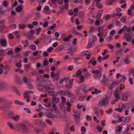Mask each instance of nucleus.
Returning a JSON list of instances; mask_svg holds the SVG:
<instances>
[{
    "instance_id": "1",
    "label": "nucleus",
    "mask_w": 134,
    "mask_h": 134,
    "mask_svg": "<svg viewBox=\"0 0 134 134\" xmlns=\"http://www.w3.org/2000/svg\"><path fill=\"white\" fill-rule=\"evenodd\" d=\"M112 92L110 91L109 94V96H107L105 98H103L100 100L99 102L98 105L99 106H104L107 107L109 104L108 102V100L110 99L111 95Z\"/></svg>"
},
{
    "instance_id": "2",
    "label": "nucleus",
    "mask_w": 134,
    "mask_h": 134,
    "mask_svg": "<svg viewBox=\"0 0 134 134\" xmlns=\"http://www.w3.org/2000/svg\"><path fill=\"white\" fill-rule=\"evenodd\" d=\"M24 82L26 83L28 88L29 89H32L34 88L33 86L31 83V80L30 79H27L24 77L23 79Z\"/></svg>"
},
{
    "instance_id": "3",
    "label": "nucleus",
    "mask_w": 134,
    "mask_h": 134,
    "mask_svg": "<svg viewBox=\"0 0 134 134\" xmlns=\"http://www.w3.org/2000/svg\"><path fill=\"white\" fill-rule=\"evenodd\" d=\"M51 76L52 78L54 81H56L58 80L59 75L58 73H55L54 72L52 71L51 73Z\"/></svg>"
},
{
    "instance_id": "4",
    "label": "nucleus",
    "mask_w": 134,
    "mask_h": 134,
    "mask_svg": "<svg viewBox=\"0 0 134 134\" xmlns=\"http://www.w3.org/2000/svg\"><path fill=\"white\" fill-rule=\"evenodd\" d=\"M43 12L47 14H50L52 13V10L50 9L48 5L45 6L43 8Z\"/></svg>"
},
{
    "instance_id": "5",
    "label": "nucleus",
    "mask_w": 134,
    "mask_h": 134,
    "mask_svg": "<svg viewBox=\"0 0 134 134\" xmlns=\"http://www.w3.org/2000/svg\"><path fill=\"white\" fill-rule=\"evenodd\" d=\"M121 82V81L116 80L113 82L109 86V88H112L115 87L116 85L119 84Z\"/></svg>"
},
{
    "instance_id": "6",
    "label": "nucleus",
    "mask_w": 134,
    "mask_h": 134,
    "mask_svg": "<svg viewBox=\"0 0 134 134\" xmlns=\"http://www.w3.org/2000/svg\"><path fill=\"white\" fill-rule=\"evenodd\" d=\"M130 33H128L127 34H125L124 36V38H126V41L128 42H130L132 40V36H130Z\"/></svg>"
},
{
    "instance_id": "7",
    "label": "nucleus",
    "mask_w": 134,
    "mask_h": 134,
    "mask_svg": "<svg viewBox=\"0 0 134 134\" xmlns=\"http://www.w3.org/2000/svg\"><path fill=\"white\" fill-rule=\"evenodd\" d=\"M46 90H51L54 89L55 87L53 85L52 83H50L47 84L46 86Z\"/></svg>"
},
{
    "instance_id": "8",
    "label": "nucleus",
    "mask_w": 134,
    "mask_h": 134,
    "mask_svg": "<svg viewBox=\"0 0 134 134\" xmlns=\"http://www.w3.org/2000/svg\"><path fill=\"white\" fill-rule=\"evenodd\" d=\"M120 92L118 89H116L115 91V100L117 102L120 98L119 94Z\"/></svg>"
},
{
    "instance_id": "9",
    "label": "nucleus",
    "mask_w": 134,
    "mask_h": 134,
    "mask_svg": "<svg viewBox=\"0 0 134 134\" xmlns=\"http://www.w3.org/2000/svg\"><path fill=\"white\" fill-rule=\"evenodd\" d=\"M37 89L41 91H46V86L38 85L37 87Z\"/></svg>"
},
{
    "instance_id": "10",
    "label": "nucleus",
    "mask_w": 134,
    "mask_h": 134,
    "mask_svg": "<svg viewBox=\"0 0 134 134\" xmlns=\"http://www.w3.org/2000/svg\"><path fill=\"white\" fill-rule=\"evenodd\" d=\"M64 46L62 45H61L59 46L55 50V52H61L64 50Z\"/></svg>"
},
{
    "instance_id": "11",
    "label": "nucleus",
    "mask_w": 134,
    "mask_h": 134,
    "mask_svg": "<svg viewBox=\"0 0 134 134\" xmlns=\"http://www.w3.org/2000/svg\"><path fill=\"white\" fill-rule=\"evenodd\" d=\"M13 120L15 121H19L20 118V116L19 115H16L13 116L12 117Z\"/></svg>"
},
{
    "instance_id": "12",
    "label": "nucleus",
    "mask_w": 134,
    "mask_h": 134,
    "mask_svg": "<svg viewBox=\"0 0 134 134\" xmlns=\"http://www.w3.org/2000/svg\"><path fill=\"white\" fill-rule=\"evenodd\" d=\"M7 125L11 129L14 130L15 128L12 122H8L7 123Z\"/></svg>"
},
{
    "instance_id": "13",
    "label": "nucleus",
    "mask_w": 134,
    "mask_h": 134,
    "mask_svg": "<svg viewBox=\"0 0 134 134\" xmlns=\"http://www.w3.org/2000/svg\"><path fill=\"white\" fill-rule=\"evenodd\" d=\"M0 43L2 46H5L7 45V42L4 39H1L0 40Z\"/></svg>"
},
{
    "instance_id": "14",
    "label": "nucleus",
    "mask_w": 134,
    "mask_h": 134,
    "mask_svg": "<svg viewBox=\"0 0 134 134\" xmlns=\"http://www.w3.org/2000/svg\"><path fill=\"white\" fill-rule=\"evenodd\" d=\"M52 108H53L55 112L58 114L59 113L60 111L59 110L57 109V107L55 104H54L53 105Z\"/></svg>"
},
{
    "instance_id": "15",
    "label": "nucleus",
    "mask_w": 134,
    "mask_h": 134,
    "mask_svg": "<svg viewBox=\"0 0 134 134\" xmlns=\"http://www.w3.org/2000/svg\"><path fill=\"white\" fill-rule=\"evenodd\" d=\"M102 76V74L101 72H100L99 73H98V74L95 75L94 76V78L98 80Z\"/></svg>"
},
{
    "instance_id": "16",
    "label": "nucleus",
    "mask_w": 134,
    "mask_h": 134,
    "mask_svg": "<svg viewBox=\"0 0 134 134\" xmlns=\"http://www.w3.org/2000/svg\"><path fill=\"white\" fill-rule=\"evenodd\" d=\"M80 79V80L79 82V83H81L83 82L85 80V78L82 75H80V76H79Z\"/></svg>"
},
{
    "instance_id": "17",
    "label": "nucleus",
    "mask_w": 134,
    "mask_h": 134,
    "mask_svg": "<svg viewBox=\"0 0 134 134\" xmlns=\"http://www.w3.org/2000/svg\"><path fill=\"white\" fill-rule=\"evenodd\" d=\"M103 127L100 125H98L96 128L97 131L99 132L102 131L103 129Z\"/></svg>"
},
{
    "instance_id": "18",
    "label": "nucleus",
    "mask_w": 134,
    "mask_h": 134,
    "mask_svg": "<svg viewBox=\"0 0 134 134\" xmlns=\"http://www.w3.org/2000/svg\"><path fill=\"white\" fill-rule=\"evenodd\" d=\"M20 128L24 131H25L27 129V127L23 123L20 124Z\"/></svg>"
},
{
    "instance_id": "19",
    "label": "nucleus",
    "mask_w": 134,
    "mask_h": 134,
    "mask_svg": "<svg viewBox=\"0 0 134 134\" xmlns=\"http://www.w3.org/2000/svg\"><path fill=\"white\" fill-rule=\"evenodd\" d=\"M59 100V98H58L56 97H53L52 98V100L53 102L55 103H57Z\"/></svg>"
},
{
    "instance_id": "20",
    "label": "nucleus",
    "mask_w": 134,
    "mask_h": 134,
    "mask_svg": "<svg viewBox=\"0 0 134 134\" xmlns=\"http://www.w3.org/2000/svg\"><path fill=\"white\" fill-rule=\"evenodd\" d=\"M37 123L39 125H42V126H45L46 125V124L44 122L40 120L37 121Z\"/></svg>"
},
{
    "instance_id": "21",
    "label": "nucleus",
    "mask_w": 134,
    "mask_h": 134,
    "mask_svg": "<svg viewBox=\"0 0 134 134\" xmlns=\"http://www.w3.org/2000/svg\"><path fill=\"white\" fill-rule=\"evenodd\" d=\"M49 94L53 97H56L57 96V94L53 91H50L49 92Z\"/></svg>"
},
{
    "instance_id": "22",
    "label": "nucleus",
    "mask_w": 134,
    "mask_h": 134,
    "mask_svg": "<svg viewBox=\"0 0 134 134\" xmlns=\"http://www.w3.org/2000/svg\"><path fill=\"white\" fill-rule=\"evenodd\" d=\"M103 12V11L102 10H100L99 11V13H98L97 16V19H100V18Z\"/></svg>"
},
{
    "instance_id": "23",
    "label": "nucleus",
    "mask_w": 134,
    "mask_h": 134,
    "mask_svg": "<svg viewBox=\"0 0 134 134\" xmlns=\"http://www.w3.org/2000/svg\"><path fill=\"white\" fill-rule=\"evenodd\" d=\"M29 48L33 51L35 50L36 49V46L33 44L30 45L29 46Z\"/></svg>"
},
{
    "instance_id": "24",
    "label": "nucleus",
    "mask_w": 134,
    "mask_h": 134,
    "mask_svg": "<svg viewBox=\"0 0 134 134\" xmlns=\"http://www.w3.org/2000/svg\"><path fill=\"white\" fill-rule=\"evenodd\" d=\"M102 82L105 86H107L109 83V80L107 79H105L103 80Z\"/></svg>"
},
{
    "instance_id": "25",
    "label": "nucleus",
    "mask_w": 134,
    "mask_h": 134,
    "mask_svg": "<svg viewBox=\"0 0 134 134\" xmlns=\"http://www.w3.org/2000/svg\"><path fill=\"white\" fill-rule=\"evenodd\" d=\"M127 105L126 104H122L121 106V108H120L121 110V112L125 110L126 108H127V109H129V108H127L126 107Z\"/></svg>"
},
{
    "instance_id": "26",
    "label": "nucleus",
    "mask_w": 134,
    "mask_h": 134,
    "mask_svg": "<svg viewBox=\"0 0 134 134\" xmlns=\"http://www.w3.org/2000/svg\"><path fill=\"white\" fill-rule=\"evenodd\" d=\"M122 129V127L121 126H118L115 128V130L116 131L118 132H121Z\"/></svg>"
},
{
    "instance_id": "27",
    "label": "nucleus",
    "mask_w": 134,
    "mask_h": 134,
    "mask_svg": "<svg viewBox=\"0 0 134 134\" xmlns=\"http://www.w3.org/2000/svg\"><path fill=\"white\" fill-rule=\"evenodd\" d=\"M64 104H61L59 105L60 109L64 111H65V109L64 108Z\"/></svg>"
},
{
    "instance_id": "28",
    "label": "nucleus",
    "mask_w": 134,
    "mask_h": 134,
    "mask_svg": "<svg viewBox=\"0 0 134 134\" xmlns=\"http://www.w3.org/2000/svg\"><path fill=\"white\" fill-rule=\"evenodd\" d=\"M72 83L70 81H69V82H68V83H66L65 86L67 88H72Z\"/></svg>"
},
{
    "instance_id": "29",
    "label": "nucleus",
    "mask_w": 134,
    "mask_h": 134,
    "mask_svg": "<svg viewBox=\"0 0 134 134\" xmlns=\"http://www.w3.org/2000/svg\"><path fill=\"white\" fill-rule=\"evenodd\" d=\"M74 116L75 119H79L80 114L79 112H76L74 114Z\"/></svg>"
},
{
    "instance_id": "30",
    "label": "nucleus",
    "mask_w": 134,
    "mask_h": 134,
    "mask_svg": "<svg viewBox=\"0 0 134 134\" xmlns=\"http://www.w3.org/2000/svg\"><path fill=\"white\" fill-rule=\"evenodd\" d=\"M23 9L22 6H19L17 7L16 9V10L17 12H19L21 11Z\"/></svg>"
},
{
    "instance_id": "31",
    "label": "nucleus",
    "mask_w": 134,
    "mask_h": 134,
    "mask_svg": "<svg viewBox=\"0 0 134 134\" xmlns=\"http://www.w3.org/2000/svg\"><path fill=\"white\" fill-rule=\"evenodd\" d=\"M90 53V52L88 51H86L83 52L81 53V54L82 55H87Z\"/></svg>"
},
{
    "instance_id": "32",
    "label": "nucleus",
    "mask_w": 134,
    "mask_h": 134,
    "mask_svg": "<svg viewBox=\"0 0 134 134\" xmlns=\"http://www.w3.org/2000/svg\"><path fill=\"white\" fill-rule=\"evenodd\" d=\"M73 2L75 3H82L83 2V0H75L72 1Z\"/></svg>"
},
{
    "instance_id": "33",
    "label": "nucleus",
    "mask_w": 134,
    "mask_h": 134,
    "mask_svg": "<svg viewBox=\"0 0 134 134\" xmlns=\"http://www.w3.org/2000/svg\"><path fill=\"white\" fill-rule=\"evenodd\" d=\"M9 27L11 29H15L16 28V25L15 24H10L9 25Z\"/></svg>"
},
{
    "instance_id": "34",
    "label": "nucleus",
    "mask_w": 134,
    "mask_h": 134,
    "mask_svg": "<svg viewBox=\"0 0 134 134\" xmlns=\"http://www.w3.org/2000/svg\"><path fill=\"white\" fill-rule=\"evenodd\" d=\"M15 104H17L23 105L24 104V103L23 102H21L19 100H16L15 101Z\"/></svg>"
},
{
    "instance_id": "35",
    "label": "nucleus",
    "mask_w": 134,
    "mask_h": 134,
    "mask_svg": "<svg viewBox=\"0 0 134 134\" xmlns=\"http://www.w3.org/2000/svg\"><path fill=\"white\" fill-rule=\"evenodd\" d=\"M69 78L68 77H65L64 78V79H61L60 81V83H62L64 81H65V82H67V81L68 80Z\"/></svg>"
},
{
    "instance_id": "36",
    "label": "nucleus",
    "mask_w": 134,
    "mask_h": 134,
    "mask_svg": "<svg viewBox=\"0 0 134 134\" xmlns=\"http://www.w3.org/2000/svg\"><path fill=\"white\" fill-rule=\"evenodd\" d=\"M70 47V46L69 44H67L64 46V50L65 51L68 50Z\"/></svg>"
},
{
    "instance_id": "37",
    "label": "nucleus",
    "mask_w": 134,
    "mask_h": 134,
    "mask_svg": "<svg viewBox=\"0 0 134 134\" xmlns=\"http://www.w3.org/2000/svg\"><path fill=\"white\" fill-rule=\"evenodd\" d=\"M126 16H123L120 19L122 23H124L126 21Z\"/></svg>"
},
{
    "instance_id": "38",
    "label": "nucleus",
    "mask_w": 134,
    "mask_h": 134,
    "mask_svg": "<svg viewBox=\"0 0 134 134\" xmlns=\"http://www.w3.org/2000/svg\"><path fill=\"white\" fill-rule=\"evenodd\" d=\"M58 94L60 95H66V93L65 91H60L58 92Z\"/></svg>"
},
{
    "instance_id": "39",
    "label": "nucleus",
    "mask_w": 134,
    "mask_h": 134,
    "mask_svg": "<svg viewBox=\"0 0 134 134\" xmlns=\"http://www.w3.org/2000/svg\"><path fill=\"white\" fill-rule=\"evenodd\" d=\"M96 6L98 8L101 9L103 7V6L100 3H97L96 4Z\"/></svg>"
},
{
    "instance_id": "40",
    "label": "nucleus",
    "mask_w": 134,
    "mask_h": 134,
    "mask_svg": "<svg viewBox=\"0 0 134 134\" xmlns=\"http://www.w3.org/2000/svg\"><path fill=\"white\" fill-rule=\"evenodd\" d=\"M13 90L18 95H20V93L18 90L16 88L14 87L13 88Z\"/></svg>"
},
{
    "instance_id": "41",
    "label": "nucleus",
    "mask_w": 134,
    "mask_h": 134,
    "mask_svg": "<svg viewBox=\"0 0 134 134\" xmlns=\"http://www.w3.org/2000/svg\"><path fill=\"white\" fill-rule=\"evenodd\" d=\"M30 53L29 51H24L23 52V53L25 55H27Z\"/></svg>"
},
{
    "instance_id": "42",
    "label": "nucleus",
    "mask_w": 134,
    "mask_h": 134,
    "mask_svg": "<svg viewBox=\"0 0 134 134\" xmlns=\"http://www.w3.org/2000/svg\"><path fill=\"white\" fill-rule=\"evenodd\" d=\"M95 45V43L93 42H92L88 44L89 48H92L94 47Z\"/></svg>"
},
{
    "instance_id": "43",
    "label": "nucleus",
    "mask_w": 134,
    "mask_h": 134,
    "mask_svg": "<svg viewBox=\"0 0 134 134\" xmlns=\"http://www.w3.org/2000/svg\"><path fill=\"white\" fill-rule=\"evenodd\" d=\"M112 35H110V36L107 37L106 39V41L108 42L111 41L112 40Z\"/></svg>"
},
{
    "instance_id": "44",
    "label": "nucleus",
    "mask_w": 134,
    "mask_h": 134,
    "mask_svg": "<svg viewBox=\"0 0 134 134\" xmlns=\"http://www.w3.org/2000/svg\"><path fill=\"white\" fill-rule=\"evenodd\" d=\"M92 42H94L96 41L97 40V37L95 36H93L91 38Z\"/></svg>"
},
{
    "instance_id": "45",
    "label": "nucleus",
    "mask_w": 134,
    "mask_h": 134,
    "mask_svg": "<svg viewBox=\"0 0 134 134\" xmlns=\"http://www.w3.org/2000/svg\"><path fill=\"white\" fill-rule=\"evenodd\" d=\"M129 127H127L125 131L123 133V134H130L129 132Z\"/></svg>"
},
{
    "instance_id": "46",
    "label": "nucleus",
    "mask_w": 134,
    "mask_h": 134,
    "mask_svg": "<svg viewBox=\"0 0 134 134\" xmlns=\"http://www.w3.org/2000/svg\"><path fill=\"white\" fill-rule=\"evenodd\" d=\"M90 89H88L86 87L83 88L82 89V91L85 93H87L90 90Z\"/></svg>"
},
{
    "instance_id": "47",
    "label": "nucleus",
    "mask_w": 134,
    "mask_h": 134,
    "mask_svg": "<svg viewBox=\"0 0 134 134\" xmlns=\"http://www.w3.org/2000/svg\"><path fill=\"white\" fill-rule=\"evenodd\" d=\"M129 81L130 85H132L133 84V79L131 77H130L129 79Z\"/></svg>"
},
{
    "instance_id": "48",
    "label": "nucleus",
    "mask_w": 134,
    "mask_h": 134,
    "mask_svg": "<svg viewBox=\"0 0 134 134\" xmlns=\"http://www.w3.org/2000/svg\"><path fill=\"white\" fill-rule=\"evenodd\" d=\"M94 111L95 113L97 114L99 116V111L97 108H95L94 109Z\"/></svg>"
},
{
    "instance_id": "49",
    "label": "nucleus",
    "mask_w": 134,
    "mask_h": 134,
    "mask_svg": "<svg viewBox=\"0 0 134 134\" xmlns=\"http://www.w3.org/2000/svg\"><path fill=\"white\" fill-rule=\"evenodd\" d=\"M132 10L131 9H129L127 11L128 14L130 15H132L134 14L132 12Z\"/></svg>"
},
{
    "instance_id": "50",
    "label": "nucleus",
    "mask_w": 134,
    "mask_h": 134,
    "mask_svg": "<svg viewBox=\"0 0 134 134\" xmlns=\"http://www.w3.org/2000/svg\"><path fill=\"white\" fill-rule=\"evenodd\" d=\"M48 117L50 118H53L55 117V116L53 115V114L52 113H49V114L48 115Z\"/></svg>"
},
{
    "instance_id": "51",
    "label": "nucleus",
    "mask_w": 134,
    "mask_h": 134,
    "mask_svg": "<svg viewBox=\"0 0 134 134\" xmlns=\"http://www.w3.org/2000/svg\"><path fill=\"white\" fill-rule=\"evenodd\" d=\"M74 12L76 13L74 14V15L75 16H76L77 14V13L78 11V8H74Z\"/></svg>"
},
{
    "instance_id": "52",
    "label": "nucleus",
    "mask_w": 134,
    "mask_h": 134,
    "mask_svg": "<svg viewBox=\"0 0 134 134\" xmlns=\"http://www.w3.org/2000/svg\"><path fill=\"white\" fill-rule=\"evenodd\" d=\"M77 41V38H74L72 42V44L73 46H75L76 44Z\"/></svg>"
},
{
    "instance_id": "53",
    "label": "nucleus",
    "mask_w": 134,
    "mask_h": 134,
    "mask_svg": "<svg viewBox=\"0 0 134 134\" xmlns=\"http://www.w3.org/2000/svg\"><path fill=\"white\" fill-rule=\"evenodd\" d=\"M124 62L126 64H129L130 63V61L127 59H125L124 60Z\"/></svg>"
},
{
    "instance_id": "54",
    "label": "nucleus",
    "mask_w": 134,
    "mask_h": 134,
    "mask_svg": "<svg viewBox=\"0 0 134 134\" xmlns=\"http://www.w3.org/2000/svg\"><path fill=\"white\" fill-rule=\"evenodd\" d=\"M25 25H19L20 28L21 29H23L26 26Z\"/></svg>"
},
{
    "instance_id": "55",
    "label": "nucleus",
    "mask_w": 134,
    "mask_h": 134,
    "mask_svg": "<svg viewBox=\"0 0 134 134\" xmlns=\"http://www.w3.org/2000/svg\"><path fill=\"white\" fill-rule=\"evenodd\" d=\"M48 63L49 62L47 60H45L43 62V65L44 66H46Z\"/></svg>"
},
{
    "instance_id": "56",
    "label": "nucleus",
    "mask_w": 134,
    "mask_h": 134,
    "mask_svg": "<svg viewBox=\"0 0 134 134\" xmlns=\"http://www.w3.org/2000/svg\"><path fill=\"white\" fill-rule=\"evenodd\" d=\"M85 3L87 5H89L91 3V0H85Z\"/></svg>"
},
{
    "instance_id": "57",
    "label": "nucleus",
    "mask_w": 134,
    "mask_h": 134,
    "mask_svg": "<svg viewBox=\"0 0 134 134\" xmlns=\"http://www.w3.org/2000/svg\"><path fill=\"white\" fill-rule=\"evenodd\" d=\"M15 66L18 68H20L22 66L20 62L16 63L15 64Z\"/></svg>"
},
{
    "instance_id": "58",
    "label": "nucleus",
    "mask_w": 134,
    "mask_h": 134,
    "mask_svg": "<svg viewBox=\"0 0 134 134\" xmlns=\"http://www.w3.org/2000/svg\"><path fill=\"white\" fill-rule=\"evenodd\" d=\"M24 110L26 111V112L28 113H31V111L28 108H25L24 109Z\"/></svg>"
},
{
    "instance_id": "59",
    "label": "nucleus",
    "mask_w": 134,
    "mask_h": 134,
    "mask_svg": "<svg viewBox=\"0 0 134 134\" xmlns=\"http://www.w3.org/2000/svg\"><path fill=\"white\" fill-rule=\"evenodd\" d=\"M101 72L100 71L98 70H94L92 71V72L94 73L95 75H96L98 73H99V72Z\"/></svg>"
},
{
    "instance_id": "60",
    "label": "nucleus",
    "mask_w": 134,
    "mask_h": 134,
    "mask_svg": "<svg viewBox=\"0 0 134 134\" xmlns=\"http://www.w3.org/2000/svg\"><path fill=\"white\" fill-rule=\"evenodd\" d=\"M68 52L70 54H71L74 53L73 51H72V47H70L68 49Z\"/></svg>"
},
{
    "instance_id": "61",
    "label": "nucleus",
    "mask_w": 134,
    "mask_h": 134,
    "mask_svg": "<svg viewBox=\"0 0 134 134\" xmlns=\"http://www.w3.org/2000/svg\"><path fill=\"white\" fill-rule=\"evenodd\" d=\"M92 59H93V60L92 62V64L93 65H95L97 63L96 62L95 60V58H93Z\"/></svg>"
},
{
    "instance_id": "62",
    "label": "nucleus",
    "mask_w": 134,
    "mask_h": 134,
    "mask_svg": "<svg viewBox=\"0 0 134 134\" xmlns=\"http://www.w3.org/2000/svg\"><path fill=\"white\" fill-rule=\"evenodd\" d=\"M42 30V28L41 27L38 28L36 30L37 34H38Z\"/></svg>"
},
{
    "instance_id": "63",
    "label": "nucleus",
    "mask_w": 134,
    "mask_h": 134,
    "mask_svg": "<svg viewBox=\"0 0 134 134\" xmlns=\"http://www.w3.org/2000/svg\"><path fill=\"white\" fill-rule=\"evenodd\" d=\"M29 93L28 91H25L24 92V96H29Z\"/></svg>"
},
{
    "instance_id": "64",
    "label": "nucleus",
    "mask_w": 134,
    "mask_h": 134,
    "mask_svg": "<svg viewBox=\"0 0 134 134\" xmlns=\"http://www.w3.org/2000/svg\"><path fill=\"white\" fill-rule=\"evenodd\" d=\"M106 2L107 4L108 5H109L111 4V0H106Z\"/></svg>"
}]
</instances>
